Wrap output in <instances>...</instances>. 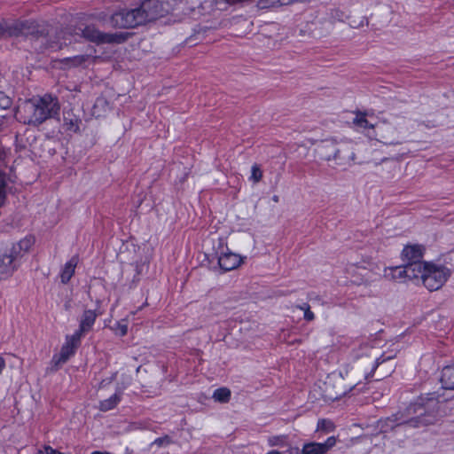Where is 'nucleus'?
I'll use <instances>...</instances> for the list:
<instances>
[{
	"mask_svg": "<svg viewBox=\"0 0 454 454\" xmlns=\"http://www.w3.org/2000/svg\"><path fill=\"white\" fill-rule=\"evenodd\" d=\"M360 349L364 350L366 358L364 361H356L350 367L349 370L346 371V376L348 380V385L339 389L334 394H329L326 397L330 400H337L342 395H346L348 391L353 389L356 385L363 383L364 380H368L373 373V372L380 368V374L381 377L389 375L395 365L391 364L387 369L381 367L384 364L391 361L395 356V353L390 355L382 354L379 356V351L368 344L363 345Z\"/></svg>",
	"mask_w": 454,
	"mask_h": 454,
	"instance_id": "f257e3e1",
	"label": "nucleus"
},
{
	"mask_svg": "<svg viewBox=\"0 0 454 454\" xmlns=\"http://www.w3.org/2000/svg\"><path fill=\"white\" fill-rule=\"evenodd\" d=\"M435 400L431 399L427 404L415 403L410 404L403 412L395 414L379 421V427L382 432L394 429L396 426L408 425L419 427L434 424L436 420L434 406Z\"/></svg>",
	"mask_w": 454,
	"mask_h": 454,
	"instance_id": "f03ea898",
	"label": "nucleus"
},
{
	"mask_svg": "<svg viewBox=\"0 0 454 454\" xmlns=\"http://www.w3.org/2000/svg\"><path fill=\"white\" fill-rule=\"evenodd\" d=\"M161 14V4L159 0H145L134 9H121L111 17L113 27L129 28L156 20Z\"/></svg>",
	"mask_w": 454,
	"mask_h": 454,
	"instance_id": "7ed1b4c3",
	"label": "nucleus"
},
{
	"mask_svg": "<svg viewBox=\"0 0 454 454\" xmlns=\"http://www.w3.org/2000/svg\"><path fill=\"white\" fill-rule=\"evenodd\" d=\"M353 124L358 128L364 129H372L373 134L370 131L367 132V136L370 137H373L376 140L382 142L386 145H399V141H395L393 139L394 133L396 131L395 127L391 124L384 122L380 126H375L369 122L366 119V114L362 112H357L356 114V117L353 120Z\"/></svg>",
	"mask_w": 454,
	"mask_h": 454,
	"instance_id": "20e7f679",
	"label": "nucleus"
},
{
	"mask_svg": "<svg viewBox=\"0 0 454 454\" xmlns=\"http://www.w3.org/2000/svg\"><path fill=\"white\" fill-rule=\"evenodd\" d=\"M6 32L12 36L30 35L35 37V48H37L40 41L45 39V33L48 34V26L43 22L40 23L35 20L16 21L8 27Z\"/></svg>",
	"mask_w": 454,
	"mask_h": 454,
	"instance_id": "39448f33",
	"label": "nucleus"
},
{
	"mask_svg": "<svg viewBox=\"0 0 454 454\" xmlns=\"http://www.w3.org/2000/svg\"><path fill=\"white\" fill-rule=\"evenodd\" d=\"M34 100L36 108L35 115L38 125L59 114L60 106L56 98H53L51 95H44L41 98H34Z\"/></svg>",
	"mask_w": 454,
	"mask_h": 454,
	"instance_id": "423d86ee",
	"label": "nucleus"
},
{
	"mask_svg": "<svg viewBox=\"0 0 454 454\" xmlns=\"http://www.w3.org/2000/svg\"><path fill=\"white\" fill-rule=\"evenodd\" d=\"M450 271L445 266L428 264L427 272L423 275V284L429 291L441 288L447 281Z\"/></svg>",
	"mask_w": 454,
	"mask_h": 454,
	"instance_id": "0eeeda50",
	"label": "nucleus"
},
{
	"mask_svg": "<svg viewBox=\"0 0 454 454\" xmlns=\"http://www.w3.org/2000/svg\"><path fill=\"white\" fill-rule=\"evenodd\" d=\"M71 36L72 32L69 28L62 29L56 33L54 38H51V36L49 38V33H45V39L40 41L38 49L42 52H44L45 51H59L63 47V45H67L72 43Z\"/></svg>",
	"mask_w": 454,
	"mask_h": 454,
	"instance_id": "6e6552de",
	"label": "nucleus"
},
{
	"mask_svg": "<svg viewBox=\"0 0 454 454\" xmlns=\"http://www.w3.org/2000/svg\"><path fill=\"white\" fill-rule=\"evenodd\" d=\"M81 342V338L78 334L74 333L71 336H67L65 344L62 346L59 355H55L52 358V363L59 366L65 364L70 356H72L75 349L78 348Z\"/></svg>",
	"mask_w": 454,
	"mask_h": 454,
	"instance_id": "1a4fd4ad",
	"label": "nucleus"
},
{
	"mask_svg": "<svg viewBox=\"0 0 454 454\" xmlns=\"http://www.w3.org/2000/svg\"><path fill=\"white\" fill-rule=\"evenodd\" d=\"M82 37L91 42L97 43H121L124 37L118 34H105L101 33L94 27H86L83 29H79Z\"/></svg>",
	"mask_w": 454,
	"mask_h": 454,
	"instance_id": "9d476101",
	"label": "nucleus"
},
{
	"mask_svg": "<svg viewBox=\"0 0 454 454\" xmlns=\"http://www.w3.org/2000/svg\"><path fill=\"white\" fill-rule=\"evenodd\" d=\"M355 159L356 153L350 145L344 143L337 145L335 150L331 154L330 161H333L335 165L346 167L354 162Z\"/></svg>",
	"mask_w": 454,
	"mask_h": 454,
	"instance_id": "9b49d317",
	"label": "nucleus"
},
{
	"mask_svg": "<svg viewBox=\"0 0 454 454\" xmlns=\"http://www.w3.org/2000/svg\"><path fill=\"white\" fill-rule=\"evenodd\" d=\"M35 114L36 108L33 98L25 101L18 107L15 116L20 122L32 126H38Z\"/></svg>",
	"mask_w": 454,
	"mask_h": 454,
	"instance_id": "f8f14e48",
	"label": "nucleus"
},
{
	"mask_svg": "<svg viewBox=\"0 0 454 454\" xmlns=\"http://www.w3.org/2000/svg\"><path fill=\"white\" fill-rule=\"evenodd\" d=\"M18 256L12 251L6 250L0 254V280L9 277L15 270V261Z\"/></svg>",
	"mask_w": 454,
	"mask_h": 454,
	"instance_id": "ddd939ff",
	"label": "nucleus"
},
{
	"mask_svg": "<svg viewBox=\"0 0 454 454\" xmlns=\"http://www.w3.org/2000/svg\"><path fill=\"white\" fill-rule=\"evenodd\" d=\"M336 444L334 436L329 437L325 442H308L301 450V454H325L331 448Z\"/></svg>",
	"mask_w": 454,
	"mask_h": 454,
	"instance_id": "4468645a",
	"label": "nucleus"
},
{
	"mask_svg": "<svg viewBox=\"0 0 454 454\" xmlns=\"http://www.w3.org/2000/svg\"><path fill=\"white\" fill-rule=\"evenodd\" d=\"M100 315L96 310L87 309L84 310L80 320L79 329L74 333L80 338L91 330L97 317Z\"/></svg>",
	"mask_w": 454,
	"mask_h": 454,
	"instance_id": "2eb2a0df",
	"label": "nucleus"
},
{
	"mask_svg": "<svg viewBox=\"0 0 454 454\" xmlns=\"http://www.w3.org/2000/svg\"><path fill=\"white\" fill-rule=\"evenodd\" d=\"M242 262V258L234 253H224L218 258V264L224 271H230L238 268Z\"/></svg>",
	"mask_w": 454,
	"mask_h": 454,
	"instance_id": "dca6fc26",
	"label": "nucleus"
},
{
	"mask_svg": "<svg viewBox=\"0 0 454 454\" xmlns=\"http://www.w3.org/2000/svg\"><path fill=\"white\" fill-rule=\"evenodd\" d=\"M423 252L424 248L419 245L406 246L402 252L403 260L406 263L422 262Z\"/></svg>",
	"mask_w": 454,
	"mask_h": 454,
	"instance_id": "f3484780",
	"label": "nucleus"
},
{
	"mask_svg": "<svg viewBox=\"0 0 454 454\" xmlns=\"http://www.w3.org/2000/svg\"><path fill=\"white\" fill-rule=\"evenodd\" d=\"M408 272V279L421 278L423 280V275L426 274L428 264L427 262H419L413 263H405Z\"/></svg>",
	"mask_w": 454,
	"mask_h": 454,
	"instance_id": "a211bd4d",
	"label": "nucleus"
},
{
	"mask_svg": "<svg viewBox=\"0 0 454 454\" xmlns=\"http://www.w3.org/2000/svg\"><path fill=\"white\" fill-rule=\"evenodd\" d=\"M82 123L81 119L76 116L72 110L66 111L63 114V128L67 131L77 132Z\"/></svg>",
	"mask_w": 454,
	"mask_h": 454,
	"instance_id": "6ab92c4d",
	"label": "nucleus"
},
{
	"mask_svg": "<svg viewBox=\"0 0 454 454\" xmlns=\"http://www.w3.org/2000/svg\"><path fill=\"white\" fill-rule=\"evenodd\" d=\"M337 145H338V143L333 139H327V140L323 141L317 146V149L321 159L330 162L331 154L335 150V147L337 146Z\"/></svg>",
	"mask_w": 454,
	"mask_h": 454,
	"instance_id": "aec40b11",
	"label": "nucleus"
},
{
	"mask_svg": "<svg viewBox=\"0 0 454 454\" xmlns=\"http://www.w3.org/2000/svg\"><path fill=\"white\" fill-rule=\"evenodd\" d=\"M385 277L391 280L405 281L408 279V272L406 264L403 266H396L388 268L385 270Z\"/></svg>",
	"mask_w": 454,
	"mask_h": 454,
	"instance_id": "412c9836",
	"label": "nucleus"
},
{
	"mask_svg": "<svg viewBox=\"0 0 454 454\" xmlns=\"http://www.w3.org/2000/svg\"><path fill=\"white\" fill-rule=\"evenodd\" d=\"M440 380L443 388L454 390V364L442 370Z\"/></svg>",
	"mask_w": 454,
	"mask_h": 454,
	"instance_id": "4be33fe9",
	"label": "nucleus"
},
{
	"mask_svg": "<svg viewBox=\"0 0 454 454\" xmlns=\"http://www.w3.org/2000/svg\"><path fill=\"white\" fill-rule=\"evenodd\" d=\"M97 59L98 57L93 56L91 53H87L84 55L74 56L73 58H67L65 60L72 67H79L93 63Z\"/></svg>",
	"mask_w": 454,
	"mask_h": 454,
	"instance_id": "5701e85b",
	"label": "nucleus"
},
{
	"mask_svg": "<svg viewBox=\"0 0 454 454\" xmlns=\"http://www.w3.org/2000/svg\"><path fill=\"white\" fill-rule=\"evenodd\" d=\"M76 264H77L76 257H72L70 259V261L65 264V266L61 271V274H60L61 282L63 284H67L71 279V278L73 277V275L74 273V269L76 267Z\"/></svg>",
	"mask_w": 454,
	"mask_h": 454,
	"instance_id": "b1692460",
	"label": "nucleus"
},
{
	"mask_svg": "<svg viewBox=\"0 0 454 454\" xmlns=\"http://www.w3.org/2000/svg\"><path fill=\"white\" fill-rule=\"evenodd\" d=\"M121 401V393H115L108 399L100 402L99 409L103 411H107L114 408Z\"/></svg>",
	"mask_w": 454,
	"mask_h": 454,
	"instance_id": "393cba45",
	"label": "nucleus"
},
{
	"mask_svg": "<svg viewBox=\"0 0 454 454\" xmlns=\"http://www.w3.org/2000/svg\"><path fill=\"white\" fill-rule=\"evenodd\" d=\"M344 12L339 8H331L326 12V19L330 22L343 21Z\"/></svg>",
	"mask_w": 454,
	"mask_h": 454,
	"instance_id": "a878e982",
	"label": "nucleus"
},
{
	"mask_svg": "<svg viewBox=\"0 0 454 454\" xmlns=\"http://www.w3.org/2000/svg\"><path fill=\"white\" fill-rule=\"evenodd\" d=\"M231 397V391L226 387H221L215 390L213 398L220 403H227Z\"/></svg>",
	"mask_w": 454,
	"mask_h": 454,
	"instance_id": "bb28decb",
	"label": "nucleus"
},
{
	"mask_svg": "<svg viewBox=\"0 0 454 454\" xmlns=\"http://www.w3.org/2000/svg\"><path fill=\"white\" fill-rule=\"evenodd\" d=\"M31 245L30 239H23L12 247V251L20 257L21 251L27 252Z\"/></svg>",
	"mask_w": 454,
	"mask_h": 454,
	"instance_id": "cd10ccee",
	"label": "nucleus"
},
{
	"mask_svg": "<svg viewBox=\"0 0 454 454\" xmlns=\"http://www.w3.org/2000/svg\"><path fill=\"white\" fill-rule=\"evenodd\" d=\"M286 5L282 0H258L257 6L260 9H268Z\"/></svg>",
	"mask_w": 454,
	"mask_h": 454,
	"instance_id": "c85d7f7f",
	"label": "nucleus"
},
{
	"mask_svg": "<svg viewBox=\"0 0 454 454\" xmlns=\"http://www.w3.org/2000/svg\"><path fill=\"white\" fill-rule=\"evenodd\" d=\"M6 176L0 171V207H2L6 199Z\"/></svg>",
	"mask_w": 454,
	"mask_h": 454,
	"instance_id": "c756f323",
	"label": "nucleus"
},
{
	"mask_svg": "<svg viewBox=\"0 0 454 454\" xmlns=\"http://www.w3.org/2000/svg\"><path fill=\"white\" fill-rule=\"evenodd\" d=\"M334 428L333 423L328 419H319L317 422V430H322L325 432H331Z\"/></svg>",
	"mask_w": 454,
	"mask_h": 454,
	"instance_id": "7c9ffc66",
	"label": "nucleus"
},
{
	"mask_svg": "<svg viewBox=\"0 0 454 454\" xmlns=\"http://www.w3.org/2000/svg\"><path fill=\"white\" fill-rule=\"evenodd\" d=\"M301 310L304 311V318L307 321H312L315 318L314 313L310 311V306L308 303L296 306Z\"/></svg>",
	"mask_w": 454,
	"mask_h": 454,
	"instance_id": "2f4dec72",
	"label": "nucleus"
},
{
	"mask_svg": "<svg viewBox=\"0 0 454 454\" xmlns=\"http://www.w3.org/2000/svg\"><path fill=\"white\" fill-rule=\"evenodd\" d=\"M251 179L254 182V183H258L262 180V171L261 170L260 167L257 165V164H254L253 167H252V169H251Z\"/></svg>",
	"mask_w": 454,
	"mask_h": 454,
	"instance_id": "473e14b6",
	"label": "nucleus"
},
{
	"mask_svg": "<svg viewBox=\"0 0 454 454\" xmlns=\"http://www.w3.org/2000/svg\"><path fill=\"white\" fill-rule=\"evenodd\" d=\"M98 108H102L104 110L108 108V104L105 98H97L95 105H94V114H97Z\"/></svg>",
	"mask_w": 454,
	"mask_h": 454,
	"instance_id": "72a5a7b5",
	"label": "nucleus"
},
{
	"mask_svg": "<svg viewBox=\"0 0 454 454\" xmlns=\"http://www.w3.org/2000/svg\"><path fill=\"white\" fill-rule=\"evenodd\" d=\"M170 443H171V439L168 435H165L163 437H159V438L155 439V441L153 442V444H155L159 447L167 446Z\"/></svg>",
	"mask_w": 454,
	"mask_h": 454,
	"instance_id": "f704fd0d",
	"label": "nucleus"
},
{
	"mask_svg": "<svg viewBox=\"0 0 454 454\" xmlns=\"http://www.w3.org/2000/svg\"><path fill=\"white\" fill-rule=\"evenodd\" d=\"M286 441V436L279 435V436H274L270 439V444L271 446H278V445H284Z\"/></svg>",
	"mask_w": 454,
	"mask_h": 454,
	"instance_id": "c9c22d12",
	"label": "nucleus"
},
{
	"mask_svg": "<svg viewBox=\"0 0 454 454\" xmlns=\"http://www.w3.org/2000/svg\"><path fill=\"white\" fill-rule=\"evenodd\" d=\"M115 330L121 336H124L128 333V325L126 324L118 323Z\"/></svg>",
	"mask_w": 454,
	"mask_h": 454,
	"instance_id": "e433bc0d",
	"label": "nucleus"
},
{
	"mask_svg": "<svg viewBox=\"0 0 454 454\" xmlns=\"http://www.w3.org/2000/svg\"><path fill=\"white\" fill-rule=\"evenodd\" d=\"M1 106L3 108H8L11 106L10 99L8 98H3Z\"/></svg>",
	"mask_w": 454,
	"mask_h": 454,
	"instance_id": "4c0bfd02",
	"label": "nucleus"
},
{
	"mask_svg": "<svg viewBox=\"0 0 454 454\" xmlns=\"http://www.w3.org/2000/svg\"><path fill=\"white\" fill-rule=\"evenodd\" d=\"M282 2L285 4L288 5V4H294V3H298V2H302V3L308 2V0H282Z\"/></svg>",
	"mask_w": 454,
	"mask_h": 454,
	"instance_id": "58836bf2",
	"label": "nucleus"
},
{
	"mask_svg": "<svg viewBox=\"0 0 454 454\" xmlns=\"http://www.w3.org/2000/svg\"><path fill=\"white\" fill-rule=\"evenodd\" d=\"M5 367V362L3 357L0 356V373L2 372L3 369Z\"/></svg>",
	"mask_w": 454,
	"mask_h": 454,
	"instance_id": "ea45409f",
	"label": "nucleus"
},
{
	"mask_svg": "<svg viewBox=\"0 0 454 454\" xmlns=\"http://www.w3.org/2000/svg\"><path fill=\"white\" fill-rule=\"evenodd\" d=\"M291 454H300V450L298 448H293L290 450Z\"/></svg>",
	"mask_w": 454,
	"mask_h": 454,
	"instance_id": "a19ab883",
	"label": "nucleus"
},
{
	"mask_svg": "<svg viewBox=\"0 0 454 454\" xmlns=\"http://www.w3.org/2000/svg\"><path fill=\"white\" fill-rule=\"evenodd\" d=\"M4 33H5V30L4 29V27L2 26H0V37L4 36Z\"/></svg>",
	"mask_w": 454,
	"mask_h": 454,
	"instance_id": "79ce46f5",
	"label": "nucleus"
},
{
	"mask_svg": "<svg viewBox=\"0 0 454 454\" xmlns=\"http://www.w3.org/2000/svg\"><path fill=\"white\" fill-rule=\"evenodd\" d=\"M267 454H281V453L279 451H278V450H271V451H270Z\"/></svg>",
	"mask_w": 454,
	"mask_h": 454,
	"instance_id": "37998d69",
	"label": "nucleus"
},
{
	"mask_svg": "<svg viewBox=\"0 0 454 454\" xmlns=\"http://www.w3.org/2000/svg\"><path fill=\"white\" fill-rule=\"evenodd\" d=\"M364 356V353H361V355L360 354H356V357L357 358H360V356ZM356 361H361V360L357 359Z\"/></svg>",
	"mask_w": 454,
	"mask_h": 454,
	"instance_id": "c03bdc74",
	"label": "nucleus"
},
{
	"mask_svg": "<svg viewBox=\"0 0 454 454\" xmlns=\"http://www.w3.org/2000/svg\"><path fill=\"white\" fill-rule=\"evenodd\" d=\"M273 200H274V201H276V202H278V196H274V197H273Z\"/></svg>",
	"mask_w": 454,
	"mask_h": 454,
	"instance_id": "a18cd8bd",
	"label": "nucleus"
},
{
	"mask_svg": "<svg viewBox=\"0 0 454 454\" xmlns=\"http://www.w3.org/2000/svg\"><path fill=\"white\" fill-rule=\"evenodd\" d=\"M65 307H66V309H68L69 304H66Z\"/></svg>",
	"mask_w": 454,
	"mask_h": 454,
	"instance_id": "49530a36",
	"label": "nucleus"
},
{
	"mask_svg": "<svg viewBox=\"0 0 454 454\" xmlns=\"http://www.w3.org/2000/svg\"><path fill=\"white\" fill-rule=\"evenodd\" d=\"M140 368H141L140 366L137 367V372H139Z\"/></svg>",
	"mask_w": 454,
	"mask_h": 454,
	"instance_id": "de8ad7c7",
	"label": "nucleus"
}]
</instances>
